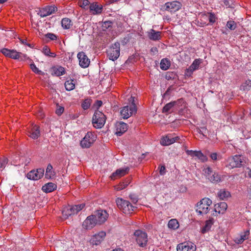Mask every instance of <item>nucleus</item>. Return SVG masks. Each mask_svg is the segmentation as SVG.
<instances>
[{"mask_svg":"<svg viewBox=\"0 0 251 251\" xmlns=\"http://www.w3.org/2000/svg\"><path fill=\"white\" fill-rule=\"evenodd\" d=\"M202 19H208L210 24L212 25L215 23L218 19L216 15L212 12H204L202 13L200 16V20L198 21V23L200 24L201 26H203V25H207L206 21H203Z\"/></svg>","mask_w":251,"mask_h":251,"instance_id":"1a4fd4ad","label":"nucleus"},{"mask_svg":"<svg viewBox=\"0 0 251 251\" xmlns=\"http://www.w3.org/2000/svg\"><path fill=\"white\" fill-rule=\"evenodd\" d=\"M8 159L7 157L3 156L0 158V170L4 169L6 165L8 163Z\"/></svg>","mask_w":251,"mask_h":251,"instance_id":"49530a36","label":"nucleus"},{"mask_svg":"<svg viewBox=\"0 0 251 251\" xmlns=\"http://www.w3.org/2000/svg\"><path fill=\"white\" fill-rule=\"evenodd\" d=\"M130 99H132L131 105L123 107L120 112L122 118L124 119H128L137 111V107L134 103V97L131 96Z\"/></svg>","mask_w":251,"mask_h":251,"instance_id":"39448f33","label":"nucleus"},{"mask_svg":"<svg viewBox=\"0 0 251 251\" xmlns=\"http://www.w3.org/2000/svg\"><path fill=\"white\" fill-rule=\"evenodd\" d=\"M22 54L21 52H17L15 50H11L9 57L15 59H19L20 55Z\"/></svg>","mask_w":251,"mask_h":251,"instance_id":"a18cd8bd","label":"nucleus"},{"mask_svg":"<svg viewBox=\"0 0 251 251\" xmlns=\"http://www.w3.org/2000/svg\"><path fill=\"white\" fill-rule=\"evenodd\" d=\"M39 126L37 125H32L31 128L28 131V135L32 139H37L40 135Z\"/></svg>","mask_w":251,"mask_h":251,"instance_id":"b1692460","label":"nucleus"},{"mask_svg":"<svg viewBox=\"0 0 251 251\" xmlns=\"http://www.w3.org/2000/svg\"><path fill=\"white\" fill-rule=\"evenodd\" d=\"M218 197L221 200L226 199L231 197L230 193L225 189H221L218 193Z\"/></svg>","mask_w":251,"mask_h":251,"instance_id":"2f4dec72","label":"nucleus"},{"mask_svg":"<svg viewBox=\"0 0 251 251\" xmlns=\"http://www.w3.org/2000/svg\"><path fill=\"white\" fill-rule=\"evenodd\" d=\"M52 166L50 164H49L48 165L45 174V176L46 178L50 179L55 175V172L52 171Z\"/></svg>","mask_w":251,"mask_h":251,"instance_id":"c9c22d12","label":"nucleus"},{"mask_svg":"<svg viewBox=\"0 0 251 251\" xmlns=\"http://www.w3.org/2000/svg\"><path fill=\"white\" fill-rule=\"evenodd\" d=\"M90 4L88 0H80L78 1L79 6L84 9L87 8L86 7Z\"/></svg>","mask_w":251,"mask_h":251,"instance_id":"09e8293b","label":"nucleus"},{"mask_svg":"<svg viewBox=\"0 0 251 251\" xmlns=\"http://www.w3.org/2000/svg\"><path fill=\"white\" fill-rule=\"evenodd\" d=\"M210 157L213 160H216L217 159V153H212L210 154Z\"/></svg>","mask_w":251,"mask_h":251,"instance_id":"338daca9","label":"nucleus"},{"mask_svg":"<svg viewBox=\"0 0 251 251\" xmlns=\"http://www.w3.org/2000/svg\"><path fill=\"white\" fill-rule=\"evenodd\" d=\"M134 235L137 244L140 247L147 246L148 239L147 233L146 232L139 229L136 230L134 233Z\"/></svg>","mask_w":251,"mask_h":251,"instance_id":"0eeeda50","label":"nucleus"},{"mask_svg":"<svg viewBox=\"0 0 251 251\" xmlns=\"http://www.w3.org/2000/svg\"><path fill=\"white\" fill-rule=\"evenodd\" d=\"M176 249L177 251H196V247L194 245L184 242L177 245Z\"/></svg>","mask_w":251,"mask_h":251,"instance_id":"a211bd4d","label":"nucleus"},{"mask_svg":"<svg viewBox=\"0 0 251 251\" xmlns=\"http://www.w3.org/2000/svg\"><path fill=\"white\" fill-rule=\"evenodd\" d=\"M113 23L111 21H107L102 23L101 27L103 31H106L107 29L112 28Z\"/></svg>","mask_w":251,"mask_h":251,"instance_id":"37998d69","label":"nucleus"},{"mask_svg":"<svg viewBox=\"0 0 251 251\" xmlns=\"http://www.w3.org/2000/svg\"><path fill=\"white\" fill-rule=\"evenodd\" d=\"M203 171L206 178L212 183H219L223 180L222 176L209 166H206Z\"/></svg>","mask_w":251,"mask_h":251,"instance_id":"f03ea898","label":"nucleus"},{"mask_svg":"<svg viewBox=\"0 0 251 251\" xmlns=\"http://www.w3.org/2000/svg\"><path fill=\"white\" fill-rule=\"evenodd\" d=\"M129 170V169L128 167L117 169L112 174V175L110 176V177L111 179H116L128 174Z\"/></svg>","mask_w":251,"mask_h":251,"instance_id":"4be33fe9","label":"nucleus"},{"mask_svg":"<svg viewBox=\"0 0 251 251\" xmlns=\"http://www.w3.org/2000/svg\"><path fill=\"white\" fill-rule=\"evenodd\" d=\"M179 139L178 136L173 137L172 134H168L161 139L160 143L163 146H169L177 141Z\"/></svg>","mask_w":251,"mask_h":251,"instance_id":"f3484780","label":"nucleus"},{"mask_svg":"<svg viewBox=\"0 0 251 251\" xmlns=\"http://www.w3.org/2000/svg\"><path fill=\"white\" fill-rule=\"evenodd\" d=\"M176 110H178V114L180 115H183L185 117H187L185 115V113L187 111L188 108L186 107V103L183 100V102L179 104V108H177Z\"/></svg>","mask_w":251,"mask_h":251,"instance_id":"473e14b6","label":"nucleus"},{"mask_svg":"<svg viewBox=\"0 0 251 251\" xmlns=\"http://www.w3.org/2000/svg\"><path fill=\"white\" fill-rule=\"evenodd\" d=\"M212 203V201L208 198L202 199L197 203L196 212L201 215L206 214L209 210V206Z\"/></svg>","mask_w":251,"mask_h":251,"instance_id":"20e7f679","label":"nucleus"},{"mask_svg":"<svg viewBox=\"0 0 251 251\" xmlns=\"http://www.w3.org/2000/svg\"><path fill=\"white\" fill-rule=\"evenodd\" d=\"M10 50L6 49V48H3L1 50V53L4 54L5 56L9 57V54L10 52Z\"/></svg>","mask_w":251,"mask_h":251,"instance_id":"bf43d9fd","label":"nucleus"},{"mask_svg":"<svg viewBox=\"0 0 251 251\" xmlns=\"http://www.w3.org/2000/svg\"><path fill=\"white\" fill-rule=\"evenodd\" d=\"M93 215L96 218L98 225H101L104 223L109 215L106 210L102 209L97 210Z\"/></svg>","mask_w":251,"mask_h":251,"instance_id":"9b49d317","label":"nucleus"},{"mask_svg":"<svg viewBox=\"0 0 251 251\" xmlns=\"http://www.w3.org/2000/svg\"><path fill=\"white\" fill-rule=\"evenodd\" d=\"M62 215L65 218H68L69 216L75 214L72 206H68L63 208Z\"/></svg>","mask_w":251,"mask_h":251,"instance_id":"7c9ffc66","label":"nucleus"},{"mask_svg":"<svg viewBox=\"0 0 251 251\" xmlns=\"http://www.w3.org/2000/svg\"><path fill=\"white\" fill-rule=\"evenodd\" d=\"M160 68L163 70H168L171 66V62L168 58H163L161 60L160 64Z\"/></svg>","mask_w":251,"mask_h":251,"instance_id":"72a5a7b5","label":"nucleus"},{"mask_svg":"<svg viewBox=\"0 0 251 251\" xmlns=\"http://www.w3.org/2000/svg\"><path fill=\"white\" fill-rule=\"evenodd\" d=\"M130 199L133 203H136L138 201V198L134 194H130L129 196Z\"/></svg>","mask_w":251,"mask_h":251,"instance_id":"13d9d810","label":"nucleus"},{"mask_svg":"<svg viewBox=\"0 0 251 251\" xmlns=\"http://www.w3.org/2000/svg\"><path fill=\"white\" fill-rule=\"evenodd\" d=\"M168 226L170 228L176 229L178 227L179 224L176 219H171L169 221Z\"/></svg>","mask_w":251,"mask_h":251,"instance_id":"ea45409f","label":"nucleus"},{"mask_svg":"<svg viewBox=\"0 0 251 251\" xmlns=\"http://www.w3.org/2000/svg\"><path fill=\"white\" fill-rule=\"evenodd\" d=\"M77 57L79 59V64L81 67L84 68L88 67L90 64V60L84 52H79L77 54Z\"/></svg>","mask_w":251,"mask_h":251,"instance_id":"6ab92c4d","label":"nucleus"},{"mask_svg":"<svg viewBox=\"0 0 251 251\" xmlns=\"http://www.w3.org/2000/svg\"><path fill=\"white\" fill-rule=\"evenodd\" d=\"M194 71V70L189 67L185 70V75L187 77H190L192 75Z\"/></svg>","mask_w":251,"mask_h":251,"instance_id":"6e6d98bb","label":"nucleus"},{"mask_svg":"<svg viewBox=\"0 0 251 251\" xmlns=\"http://www.w3.org/2000/svg\"><path fill=\"white\" fill-rule=\"evenodd\" d=\"M198 151H193V150H187L186 151V153L192 157L197 156V153Z\"/></svg>","mask_w":251,"mask_h":251,"instance_id":"4d7b16f0","label":"nucleus"},{"mask_svg":"<svg viewBox=\"0 0 251 251\" xmlns=\"http://www.w3.org/2000/svg\"><path fill=\"white\" fill-rule=\"evenodd\" d=\"M89 9L93 15L100 14L102 13L103 6L98 2H93L90 4Z\"/></svg>","mask_w":251,"mask_h":251,"instance_id":"412c9836","label":"nucleus"},{"mask_svg":"<svg viewBox=\"0 0 251 251\" xmlns=\"http://www.w3.org/2000/svg\"><path fill=\"white\" fill-rule=\"evenodd\" d=\"M57 10V8L54 5H47L40 8L38 14L41 17H45L54 13Z\"/></svg>","mask_w":251,"mask_h":251,"instance_id":"f8f14e48","label":"nucleus"},{"mask_svg":"<svg viewBox=\"0 0 251 251\" xmlns=\"http://www.w3.org/2000/svg\"><path fill=\"white\" fill-rule=\"evenodd\" d=\"M44 174V169L43 168H39L36 170H33L28 172L26 175L27 178L37 180L43 177Z\"/></svg>","mask_w":251,"mask_h":251,"instance_id":"ddd939ff","label":"nucleus"},{"mask_svg":"<svg viewBox=\"0 0 251 251\" xmlns=\"http://www.w3.org/2000/svg\"><path fill=\"white\" fill-rule=\"evenodd\" d=\"M243 162V157L240 155H235L228 158L229 166L232 168L241 167Z\"/></svg>","mask_w":251,"mask_h":251,"instance_id":"4468645a","label":"nucleus"},{"mask_svg":"<svg viewBox=\"0 0 251 251\" xmlns=\"http://www.w3.org/2000/svg\"><path fill=\"white\" fill-rule=\"evenodd\" d=\"M176 76L175 73L173 72H168L166 73L165 78L168 80L174 79Z\"/></svg>","mask_w":251,"mask_h":251,"instance_id":"603ef678","label":"nucleus"},{"mask_svg":"<svg viewBox=\"0 0 251 251\" xmlns=\"http://www.w3.org/2000/svg\"><path fill=\"white\" fill-rule=\"evenodd\" d=\"M130 183V178H128L124 181L120 182V184L116 186V189L118 190H121L125 188Z\"/></svg>","mask_w":251,"mask_h":251,"instance_id":"58836bf2","label":"nucleus"},{"mask_svg":"<svg viewBox=\"0 0 251 251\" xmlns=\"http://www.w3.org/2000/svg\"><path fill=\"white\" fill-rule=\"evenodd\" d=\"M196 155H197L196 157H198L201 161H202L203 162L206 161L208 159L206 156L204 155L201 152V151H198L197 154H196Z\"/></svg>","mask_w":251,"mask_h":251,"instance_id":"8fccbe9b","label":"nucleus"},{"mask_svg":"<svg viewBox=\"0 0 251 251\" xmlns=\"http://www.w3.org/2000/svg\"><path fill=\"white\" fill-rule=\"evenodd\" d=\"M92 101L90 99H85L81 104L82 108L84 110L88 109L91 105Z\"/></svg>","mask_w":251,"mask_h":251,"instance_id":"c03bdc74","label":"nucleus"},{"mask_svg":"<svg viewBox=\"0 0 251 251\" xmlns=\"http://www.w3.org/2000/svg\"><path fill=\"white\" fill-rule=\"evenodd\" d=\"M30 67L32 71L35 73L38 74H41V71L39 70L38 68L36 67V66L34 63L31 64Z\"/></svg>","mask_w":251,"mask_h":251,"instance_id":"864d4df0","label":"nucleus"},{"mask_svg":"<svg viewBox=\"0 0 251 251\" xmlns=\"http://www.w3.org/2000/svg\"><path fill=\"white\" fill-rule=\"evenodd\" d=\"M61 25L64 29H69L72 25L71 20L68 18H64L62 19Z\"/></svg>","mask_w":251,"mask_h":251,"instance_id":"f704fd0d","label":"nucleus"},{"mask_svg":"<svg viewBox=\"0 0 251 251\" xmlns=\"http://www.w3.org/2000/svg\"><path fill=\"white\" fill-rule=\"evenodd\" d=\"M74 81V79H71L70 80H67L65 82V87L66 90L71 91L75 89V84L73 82Z\"/></svg>","mask_w":251,"mask_h":251,"instance_id":"e433bc0d","label":"nucleus"},{"mask_svg":"<svg viewBox=\"0 0 251 251\" xmlns=\"http://www.w3.org/2000/svg\"><path fill=\"white\" fill-rule=\"evenodd\" d=\"M201 128L202 129V130H201V134L203 135V136H206L207 135L209 134V131L206 127H205V126L201 127Z\"/></svg>","mask_w":251,"mask_h":251,"instance_id":"052dcab7","label":"nucleus"},{"mask_svg":"<svg viewBox=\"0 0 251 251\" xmlns=\"http://www.w3.org/2000/svg\"><path fill=\"white\" fill-rule=\"evenodd\" d=\"M213 224L214 219L213 218H210L208 220H206L205 221V225L201 228V233L204 234L209 231Z\"/></svg>","mask_w":251,"mask_h":251,"instance_id":"cd10ccee","label":"nucleus"},{"mask_svg":"<svg viewBox=\"0 0 251 251\" xmlns=\"http://www.w3.org/2000/svg\"><path fill=\"white\" fill-rule=\"evenodd\" d=\"M251 87V80L248 79L246 80L241 86L240 89L244 91H248Z\"/></svg>","mask_w":251,"mask_h":251,"instance_id":"79ce46f5","label":"nucleus"},{"mask_svg":"<svg viewBox=\"0 0 251 251\" xmlns=\"http://www.w3.org/2000/svg\"><path fill=\"white\" fill-rule=\"evenodd\" d=\"M102 102L100 100H97L95 103V105L98 109L102 105Z\"/></svg>","mask_w":251,"mask_h":251,"instance_id":"e2e57ef3","label":"nucleus"},{"mask_svg":"<svg viewBox=\"0 0 251 251\" xmlns=\"http://www.w3.org/2000/svg\"><path fill=\"white\" fill-rule=\"evenodd\" d=\"M181 4L177 1H173L168 2L164 5V8L165 10L172 12L178 11L181 8Z\"/></svg>","mask_w":251,"mask_h":251,"instance_id":"2eb2a0df","label":"nucleus"},{"mask_svg":"<svg viewBox=\"0 0 251 251\" xmlns=\"http://www.w3.org/2000/svg\"><path fill=\"white\" fill-rule=\"evenodd\" d=\"M183 102V99H180L176 101H171L166 104L163 107L162 112L166 115L171 114L176 110L177 108H179V104Z\"/></svg>","mask_w":251,"mask_h":251,"instance_id":"6e6552de","label":"nucleus"},{"mask_svg":"<svg viewBox=\"0 0 251 251\" xmlns=\"http://www.w3.org/2000/svg\"><path fill=\"white\" fill-rule=\"evenodd\" d=\"M106 236V233L104 231L99 232L98 233L95 234L92 237L90 241L92 244L95 245L100 244Z\"/></svg>","mask_w":251,"mask_h":251,"instance_id":"aec40b11","label":"nucleus"},{"mask_svg":"<svg viewBox=\"0 0 251 251\" xmlns=\"http://www.w3.org/2000/svg\"><path fill=\"white\" fill-rule=\"evenodd\" d=\"M57 188V185L52 182H49L42 187V190L46 193H50L55 190Z\"/></svg>","mask_w":251,"mask_h":251,"instance_id":"c85d7f7f","label":"nucleus"},{"mask_svg":"<svg viewBox=\"0 0 251 251\" xmlns=\"http://www.w3.org/2000/svg\"><path fill=\"white\" fill-rule=\"evenodd\" d=\"M128 126L124 122H117L116 124V134L117 136H121L127 129Z\"/></svg>","mask_w":251,"mask_h":251,"instance_id":"5701e85b","label":"nucleus"},{"mask_svg":"<svg viewBox=\"0 0 251 251\" xmlns=\"http://www.w3.org/2000/svg\"><path fill=\"white\" fill-rule=\"evenodd\" d=\"M42 51L46 56L52 57H55L56 56L55 53L50 52V49L47 46H45L43 47Z\"/></svg>","mask_w":251,"mask_h":251,"instance_id":"a19ab883","label":"nucleus"},{"mask_svg":"<svg viewBox=\"0 0 251 251\" xmlns=\"http://www.w3.org/2000/svg\"><path fill=\"white\" fill-rule=\"evenodd\" d=\"M227 208V204L225 202H221L215 204L214 205V211L219 214H224Z\"/></svg>","mask_w":251,"mask_h":251,"instance_id":"393cba45","label":"nucleus"},{"mask_svg":"<svg viewBox=\"0 0 251 251\" xmlns=\"http://www.w3.org/2000/svg\"><path fill=\"white\" fill-rule=\"evenodd\" d=\"M108 58L112 61L116 60L120 54V44L116 42L112 44L106 51Z\"/></svg>","mask_w":251,"mask_h":251,"instance_id":"423d86ee","label":"nucleus"},{"mask_svg":"<svg viewBox=\"0 0 251 251\" xmlns=\"http://www.w3.org/2000/svg\"><path fill=\"white\" fill-rule=\"evenodd\" d=\"M98 225L97 221L93 215L92 214L87 217L82 223V226L86 229H91L96 225Z\"/></svg>","mask_w":251,"mask_h":251,"instance_id":"dca6fc26","label":"nucleus"},{"mask_svg":"<svg viewBox=\"0 0 251 251\" xmlns=\"http://www.w3.org/2000/svg\"><path fill=\"white\" fill-rule=\"evenodd\" d=\"M230 0H224V3L226 6H228V7L230 6V4L229 2Z\"/></svg>","mask_w":251,"mask_h":251,"instance_id":"774afa93","label":"nucleus"},{"mask_svg":"<svg viewBox=\"0 0 251 251\" xmlns=\"http://www.w3.org/2000/svg\"><path fill=\"white\" fill-rule=\"evenodd\" d=\"M45 37L52 41L56 40L57 39V36L52 33H48L45 35Z\"/></svg>","mask_w":251,"mask_h":251,"instance_id":"5fc2aeb1","label":"nucleus"},{"mask_svg":"<svg viewBox=\"0 0 251 251\" xmlns=\"http://www.w3.org/2000/svg\"><path fill=\"white\" fill-rule=\"evenodd\" d=\"M202 63V59L200 58L196 59L194 60L192 64L189 67L193 70L195 71L198 70L199 68L200 65Z\"/></svg>","mask_w":251,"mask_h":251,"instance_id":"4c0bfd02","label":"nucleus"},{"mask_svg":"<svg viewBox=\"0 0 251 251\" xmlns=\"http://www.w3.org/2000/svg\"><path fill=\"white\" fill-rule=\"evenodd\" d=\"M105 115L101 111L96 110L92 118V124L97 128H100L103 126L106 121Z\"/></svg>","mask_w":251,"mask_h":251,"instance_id":"7ed1b4c3","label":"nucleus"},{"mask_svg":"<svg viewBox=\"0 0 251 251\" xmlns=\"http://www.w3.org/2000/svg\"><path fill=\"white\" fill-rule=\"evenodd\" d=\"M166 168L164 166H161L160 168L159 173L160 175L164 174L165 172Z\"/></svg>","mask_w":251,"mask_h":251,"instance_id":"69168bd1","label":"nucleus"},{"mask_svg":"<svg viewBox=\"0 0 251 251\" xmlns=\"http://www.w3.org/2000/svg\"><path fill=\"white\" fill-rule=\"evenodd\" d=\"M52 69V74L57 76L62 75L66 73L65 68L62 66L54 67Z\"/></svg>","mask_w":251,"mask_h":251,"instance_id":"c756f323","label":"nucleus"},{"mask_svg":"<svg viewBox=\"0 0 251 251\" xmlns=\"http://www.w3.org/2000/svg\"><path fill=\"white\" fill-rule=\"evenodd\" d=\"M116 202L118 208L126 214H132L137 209V207L133 206L128 201L122 198H118Z\"/></svg>","mask_w":251,"mask_h":251,"instance_id":"f257e3e1","label":"nucleus"},{"mask_svg":"<svg viewBox=\"0 0 251 251\" xmlns=\"http://www.w3.org/2000/svg\"><path fill=\"white\" fill-rule=\"evenodd\" d=\"M96 137L91 132H88L80 141V145L82 148H89L96 140Z\"/></svg>","mask_w":251,"mask_h":251,"instance_id":"9d476101","label":"nucleus"},{"mask_svg":"<svg viewBox=\"0 0 251 251\" xmlns=\"http://www.w3.org/2000/svg\"><path fill=\"white\" fill-rule=\"evenodd\" d=\"M227 27L230 30H234L236 28V24L233 21H228L226 24Z\"/></svg>","mask_w":251,"mask_h":251,"instance_id":"3c124183","label":"nucleus"},{"mask_svg":"<svg viewBox=\"0 0 251 251\" xmlns=\"http://www.w3.org/2000/svg\"><path fill=\"white\" fill-rule=\"evenodd\" d=\"M250 234V230L247 229L244 232V233H241L240 235V237H236L234 240V242L237 244H241L244 241L249 238V235Z\"/></svg>","mask_w":251,"mask_h":251,"instance_id":"a878e982","label":"nucleus"},{"mask_svg":"<svg viewBox=\"0 0 251 251\" xmlns=\"http://www.w3.org/2000/svg\"><path fill=\"white\" fill-rule=\"evenodd\" d=\"M85 203H81L73 205V208L74 210L75 214H77L79 211L82 210L85 206Z\"/></svg>","mask_w":251,"mask_h":251,"instance_id":"de8ad7c7","label":"nucleus"},{"mask_svg":"<svg viewBox=\"0 0 251 251\" xmlns=\"http://www.w3.org/2000/svg\"><path fill=\"white\" fill-rule=\"evenodd\" d=\"M150 51L153 55L156 54L158 52V49L156 47H152L151 48Z\"/></svg>","mask_w":251,"mask_h":251,"instance_id":"0e129e2a","label":"nucleus"},{"mask_svg":"<svg viewBox=\"0 0 251 251\" xmlns=\"http://www.w3.org/2000/svg\"><path fill=\"white\" fill-rule=\"evenodd\" d=\"M148 35L150 40L152 41H158L161 38V32L156 31L151 29V31L148 33Z\"/></svg>","mask_w":251,"mask_h":251,"instance_id":"bb28decb","label":"nucleus"},{"mask_svg":"<svg viewBox=\"0 0 251 251\" xmlns=\"http://www.w3.org/2000/svg\"><path fill=\"white\" fill-rule=\"evenodd\" d=\"M63 111L64 107L59 106L56 110V114L58 116H60L63 113Z\"/></svg>","mask_w":251,"mask_h":251,"instance_id":"680f3d73","label":"nucleus"}]
</instances>
